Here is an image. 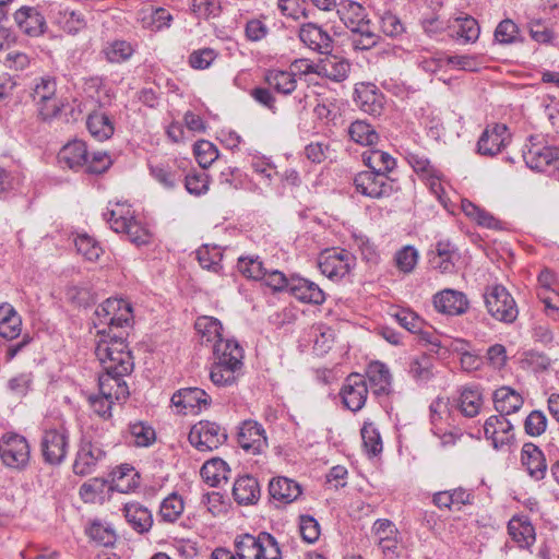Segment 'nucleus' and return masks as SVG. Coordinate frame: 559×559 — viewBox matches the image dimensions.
Returning <instances> with one entry per match:
<instances>
[{
	"mask_svg": "<svg viewBox=\"0 0 559 559\" xmlns=\"http://www.w3.org/2000/svg\"><path fill=\"white\" fill-rule=\"evenodd\" d=\"M185 509L183 500L177 493H171L165 498L159 507V518L167 523L176 522Z\"/></svg>",
	"mask_w": 559,
	"mask_h": 559,
	"instance_id": "49",
	"label": "nucleus"
},
{
	"mask_svg": "<svg viewBox=\"0 0 559 559\" xmlns=\"http://www.w3.org/2000/svg\"><path fill=\"white\" fill-rule=\"evenodd\" d=\"M343 404L352 412L360 411L367 401L368 385L364 376L352 373L346 379L340 392Z\"/></svg>",
	"mask_w": 559,
	"mask_h": 559,
	"instance_id": "18",
	"label": "nucleus"
},
{
	"mask_svg": "<svg viewBox=\"0 0 559 559\" xmlns=\"http://www.w3.org/2000/svg\"><path fill=\"white\" fill-rule=\"evenodd\" d=\"M322 70L326 78L335 82L344 81L350 70V64L348 61L344 59H337L333 57L332 59L326 60L323 64Z\"/></svg>",
	"mask_w": 559,
	"mask_h": 559,
	"instance_id": "55",
	"label": "nucleus"
},
{
	"mask_svg": "<svg viewBox=\"0 0 559 559\" xmlns=\"http://www.w3.org/2000/svg\"><path fill=\"white\" fill-rule=\"evenodd\" d=\"M22 331V320L12 305H0V336L7 340L16 338Z\"/></svg>",
	"mask_w": 559,
	"mask_h": 559,
	"instance_id": "36",
	"label": "nucleus"
},
{
	"mask_svg": "<svg viewBox=\"0 0 559 559\" xmlns=\"http://www.w3.org/2000/svg\"><path fill=\"white\" fill-rule=\"evenodd\" d=\"M354 102L364 112L371 116H379L383 109V95L376 85L359 83L355 87Z\"/></svg>",
	"mask_w": 559,
	"mask_h": 559,
	"instance_id": "25",
	"label": "nucleus"
},
{
	"mask_svg": "<svg viewBox=\"0 0 559 559\" xmlns=\"http://www.w3.org/2000/svg\"><path fill=\"white\" fill-rule=\"evenodd\" d=\"M31 96L36 106L37 114L43 120H50L60 112L62 103L57 97V82L55 78L45 75L35 79Z\"/></svg>",
	"mask_w": 559,
	"mask_h": 559,
	"instance_id": "9",
	"label": "nucleus"
},
{
	"mask_svg": "<svg viewBox=\"0 0 559 559\" xmlns=\"http://www.w3.org/2000/svg\"><path fill=\"white\" fill-rule=\"evenodd\" d=\"M188 438L195 449L207 452L222 445L227 440V435L216 423L202 420L191 428Z\"/></svg>",
	"mask_w": 559,
	"mask_h": 559,
	"instance_id": "16",
	"label": "nucleus"
},
{
	"mask_svg": "<svg viewBox=\"0 0 559 559\" xmlns=\"http://www.w3.org/2000/svg\"><path fill=\"white\" fill-rule=\"evenodd\" d=\"M129 431L138 447H148L155 440L154 429L142 421L130 424Z\"/></svg>",
	"mask_w": 559,
	"mask_h": 559,
	"instance_id": "57",
	"label": "nucleus"
},
{
	"mask_svg": "<svg viewBox=\"0 0 559 559\" xmlns=\"http://www.w3.org/2000/svg\"><path fill=\"white\" fill-rule=\"evenodd\" d=\"M522 395L510 386H501L493 392V404L500 415L516 413L523 406Z\"/></svg>",
	"mask_w": 559,
	"mask_h": 559,
	"instance_id": "34",
	"label": "nucleus"
},
{
	"mask_svg": "<svg viewBox=\"0 0 559 559\" xmlns=\"http://www.w3.org/2000/svg\"><path fill=\"white\" fill-rule=\"evenodd\" d=\"M484 432L485 437L491 440L495 449H501L514 439L513 425L502 415H493L487 418Z\"/></svg>",
	"mask_w": 559,
	"mask_h": 559,
	"instance_id": "24",
	"label": "nucleus"
},
{
	"mask_svg": "<svg viewBox=\"0 0 559 559\" xmlns=\"http://www.w3.org/2000/svg\"><path fill=\"white\" fill-rule=\"evenodd\" d=\"M19 29L31 37H38L47 29L45 16L35 7L24 5L14 13Z\"/></svg>",
	"mask_w": 559,
	"mask_h": 559,
	"instance_id": "23",
	"label": "nucleus"
},
{
	"mask_svg": "<svg viewBox=\"0 0 559 559\" xmlns=\"http://www.w3.org/2000/svg\"><path fill=\"white\" fill-rule=\"evenodd\" d=\"M190 11L198 19H214L221 14L219 0H190Z\"/></svg>",
	"mask_w": 559,
	"mask_h": 559,
	"instance_id": "51",
	"label": "nucleus"
},
{
	"mask_svg": "<svg viewBox=\"0 0 559 559\" xmlns=\"http://www.w3.org/2000/svg\"><path fill=\"white\" fill-rule=\"evenodd\" d=\"M230 475V468L227 463L219 457L206 461L201 468V476L211 487H219L222 483H227Z\"/></svg>",
	"mask_w": 559,
	"mask_h": 559,
	"instance_id": "39",
	"label": "nucleus"
},
{
	"mask_svg": "<svg viewBox=\"0 0 559 559\" xmlns=\"http://www.w3.org/2000/svg\"><path fill=\"white\" fill-rule=\"evenodd\" d=\"M382 32L390 37H399L405 32V26L401 19L391 11H385L380 17Z\"/></svg>",
	"mask_w": 559,
	"mask_h": 559,
	"instance_id": "60",
	"label": "nucleus"
},
{
	"mask_svg": "<svg viewBox=\"0 0 559 559\" xmlns=\"http://www.w3.org/2000/svg\"><path fill=\"white\" fill-rule=\"evenodd\" d=\"M429 418L431 424V431L433 433H440L444 430V428L451 426V412L447 399L437 397L431 402L429 406Z\"/></svg>",
	"mask_w": 559,
	"mask_h": 559,
	"instance_id": "41",
	"label": "nucleus"
},
{
	"mask_svg": "<svg viewBox=\"0 0 559 559\" xmlns=\"http://www.w3.org/2000/svg\"><path fill=\"white\" fill-rule=\"evenodd\" d=\"M59 25L69 34H76L87 25L86 14L82 10L64 8L58 13Z\"/></svg>",
	"mask_w": 559,
	"mask_h": 559,
	"instance_id": "45",
	"label": "nucleus"
},
{
	"mask_svg": "<svg viewBox=\"0 0 559 559\" xmlns=\"http://www.w3.org/2000/svg\"><path fill=\"white\" fill-rule=\"evenodd\" d=\"M124 516L128 523L138 532L146 533L153 525L151 511L138 502H130L124 506Z\"/></svg>",
	"mask_w": 559,
	"mask_h": 559,
	"instance_id": "38",
	"label": "nucleus"
},
{
	"mask_svg": "<svg viewBox=\"0 0 559 559\" xmlns=\"http://www.w3.org/2000/svg\"><path fill=\"white\" fill-rule=\"evenodd\" d=\"M86 127L91 135L97 141L108 140L114 134V123L103 111H94L88 115Z\"/></svg>",
	"mask_w": 559,
	"mask_h": 559,
	"instance_id": "42",
	"label": "nucleus"
},
{
	"mask_svg": "<svg viewBox=\"0 0 559 559\" xmlns=\"http://www.w3.org/2000/svg\"><path fill=\"white\" fill-rule=\"evenodd\" d=\"M337 14L345 26L353 33L352 44L355 49L368 50L378 44L379 36L371 27L365 8L352 0H342Z\"/></svg>",
	"mask_w": 559,
	"mask_h": 559,
	"instance_id": "2",
	"label": "nucleus"
},
{
	"mask_svg": "<svg viewBox=\"0 0 559 559\" xmlns=\"http://www.w3.org/2000/svg\"><path fill=\"white\" fill-rule=\"evenodd\" d=\"M98 395H91L88 403L93 412L103 419L111 417L115 402L126 401L129 396V388L126 382H117L109 377H98Z\"/></svg>",
	"mask_w": 559,
	"mask_h": 559,
	"instance_id": "7",
	"label": "nucleus"
},
{
	"mask_svg": "<svg viewBox=\"0 0 559 559\" xmlns=\"http://www.w3.org/2000/svg\"><path fill=\"white\" fill-rule=\"evenodd\" d=\"M349 136L356 143L371 146L379 140V135L373 127L366 121L357 120L349 126Z\"/></svg>",
	"mask_w": 559,
	"mask_h": 559,
	"instance_id": "48",
	"label": "nucleus"
},
{
	"mask_svg": "<svg viewBox=\"0 0 559 559\" xmlns=\"http://www.w3.org/2000/svg\"><path fill=\"white\" fill-rule=\"evenodd\" d=\"M195 330L201 334V343H213V347L221 341H225L222 336V323L212 317L198 318Z\"/></svg>",
	"mask_w": 559,
	"mask_h": 559,
	"instance_id": "44",
	"label": "nucleus"
},
{
	"mask_svg": "<svg viewBox=\"0 0 559 559\" xmlns=\"http://www.w3.org/2000/svg\"><path fill=\"white\" fill-rule=\"evenodd\" d=\"M75 247L78 252L88 261H96L103 252L100 245L86 234L75 238Z\"/></svg>",
	"mask_w": 559,
	"mask_h": 559,
	"instance_id": "53",
	"label": "nucleus"
},
{
	"mask_svg": "<svg viewBox=\"0 0 559 559\" xmlns=\"http://www.w3.org/2000/svg\"><path fill=\"white\" fill-rule=\"evenodd\" d=\"M367 377L373 392L378 395L388 394L391 386V374L389 368L379 361L370 364Z\"/></svg>",
	"mask_w": 559,
	"mask_h": 559,
	"instance_id": "43",
	"label": "nucleus"
},
{
	"mask_svg": "<svg viewBox=\"0 0 559 559\" xmlns=\"http://www.w3.org/2000/svg\"><path fill=\"white\" fill-rule=\"evenodd\" d=\"M87 147L85 142L74 140L66 144L59 155V162L71 169L82 167L87 163Z\"/></svg>",
	"mask_w": 559,
	"mask_h": 559,
	"instance_id": "37",
	"label": "nucleus"
},
{
	"mask_svg": "<svg viewBox=\"0 0 559 559\" xmlns=\"http://www.w3.org/2000/svg\"><path fill=\"white\" fill-rule=\"evenodd\" d=\"M215 362L210 371L211 381L218 386L236 381V371L242 366L243 350L236 341H221L214 346Z\"/></svg>",
	"mask_w": 559,
	"mask_h": 559,
	"instance_id": "3",
	"label": "nucleus"
},
{
	"mask_svg": "<svg viewBox=\"0 0 559 559\" xmlns=\"http://www.w3.org/2000/svg\"><path fill=\"white\" fill-rule=\"evenodd\" d=\"M364 164L378 174L390 176L389 174L395 168V159L386 152L381 150H367L361 154Z\"/></svg>",
	"mask_w": 559,
	"mask_h": 559,
	"instance_id": "40",
	"label": "nucleus"
},
{
	"mask_svg": "<svg viewBox=\"0 0 559 559\" xmlns=\"http://www.w3.org/2000/svg\"><path fill=\"white\" fill-rule=\"evenodd\" d=\"M355 257L342 248L325 249L319 255L318 264L321 273L331 280L342 278L349 273L355 264Z\"/></svg>",
	"mask_w": 559,
	"mask_h": 559,
	"instance_id": "15",
	"label": "nucleus"
},
{
	"mask_svg": "<svg viewBox=\"0 0 559 559\" xmlns=\"http://www.w3.org/2000/svg\"><path fill=\"white\" fill-rule=\"evenodd\" d=\"M98 340L95 345V355L98 358L104 373L99 377H109L117 382H126L134 368V361L126 343V331L109 334L106 329L97 331Z\"/></svg>",
	"mask_w": 559,
	"mask_h": 559,
	"instance_id": "1",
	"label": "nucleus"
},
{
	"mask_svg": "<svg viewBox=\"0 0 559 559\" xmlns=\"http://www.w3.org/2000/svg\"><path fill=\"white\" fill-rule=\"evenodd\" d=\"M210 402L209 394L200 388H185L171 396V403L176 407L190 411L207 408Z\"/></svg>",
	"mask_w": 559,
	"mask_h": 559,
	"instance_id": "29",
	"label": "nucleus"
},
{
	"mask_svg": "<svg viewBox=\"0 0 559 559\" xmlns=\"http://www.w3.org/2000/svg\"><path fill=\"white\" fill-rule=\"evenodd\" d=\"M209 176L205 173H189L185 178L187 191L194 195H201L209 190Z\"/></svg>",
	"mask_w": 559,
	"mask_h": 559,
	"instance_id": "63",
	"label": "nucleus"
},
{
	"mask_svg": "<svg viewBox=\"0 0 559 559\" xmlns=\"http://www.w3.org/2000/svg\"><path fill=\"white\" fill-rule=\"evenodd\" d=\"M269 492L274 500L288 504L301 495V487L290 478L276 477L270 481Z\"/></svg>",
	"mask_w": 559,
	"mask_h": 559,
	"instance_id": "33",
	"label": "nucleus"
},
{
	"mask_svg": "<svg viewBox=\"0 0 559 559\" xmlns=\"http://www.w3.org/2000/svg\"><path fill=\"white\" fill-rule=\"evenodd\" d=\"M437 311L448 316H461L468 309V299L465 294L454 289H444L433 297Z\"/></svg>",
	"mask_w": 559,
	"mask_h": 559,
	"instance_id": "27",
	"label": "nucleus"
},
{
	"mask_svg": "<svg viewBox=\"0 0 559 559\" xmlns=\"http://www.w3.org/2000/svg\"><path fill=\"white\" fill-rule=\"evenodd\" d=\"M92 539L102 546L109 547L116 543V534L112 528L100 523H93L88 530Z\"/></svg>",
	"mask_w": 559,
	"mask_h": 559,
	"instance_id": "64",
	"label": "nucleus"
},
{
	"mask_svg": "<svg viewBox=\"0 0 559 559\" xmlns=\"http://www.w3.org/2000/svg\"><path fill=\"white\" fill-rule=\"evenodd\" d=\"M193 152L199 165L205 169L218 157V150L216 146L206 141L200 140L194 144Z\"/></svg>",
	"mask_w": 559,
	"mask_h": 559,
	"instance_id": "54",
	"label": "nucleus"
},
{
	"mask_svg": "<svg viewBox=\"0 0 559 559\" xmlns=\"http://www.w3.org/2000/svg\"><path fill=\"white\" fill-rule=\"evenodd\" d=\"M407 162L413 170L423 180L432 174H435L438 169L430 163V160L423 154L418 153H408Z\"/></svg>",
	"mask_w": 559,
	"mask_h": 559,
	"instance_id": "59",
	"label": "nucleus"
},
{
	"mask_svg": "<svg viewBox=\"0 0 559 559\" xmlns=\"http://www.w3.org/2000/svg\"><path fill=\"white\" fill-rule=\"evenodd\" d=\"M547 428V417L542 411H533L524 421V430L531 437H538Z\"/></svg>",
	"mask_w": 559,
	"mask_h": 559,
	"instance_id": "61",
	"label": "nucleus"
},
{
	"mask_svg": "<svg viewBox=\"0 0 559 559\" xmlns=\"http://www.w3.org/2000/svg\"><path fill=\"white\" fill-rule=\"evenodd\" d=\"M521 465L535 481L546 477L548 464L544 452L534 443L526 442L521 449Z\"/></svg>",
	"mask_w": 559,
	"mask_h": 559,
	"instance_id": "21",
	"label": "nucleus"
},
{
	"mask_svg": "<svg viewBox=\"0 0 559 559\" xmlns=\"http://www.w3.org/2000/svg\"><path fill=\"white\" fill-rule=\"evenodd\" d=\"M104 215L110 228L115 233L126 234L131 242L140 246L150 241L151 236L148 230L134 218L129 205L116 203L115 206Z\"/></svg>",
	"mask_w": 559,
	"mask_h": 559,
	"instance_id": "6",
	"label": "nucleus"
},
{
	"mask_svg": "<svg viewBox=\"0 0 559 559\" xmlns=\"http://www.w3.org/2000/svg\"><path fill=\"white\" fill-rule=\"evenodd\" d=\"M233 495L239 504H253L260 498V486L258 480L250 475H243L235 480Z\"/></svg>",
	"mask_w": 559,
	"mask_h": 559,
	"instance_id": "35",
	"label": "nucleus"
},
{
	"mask_svg": "<svg viewBox=\"0 0 559 559\" xmlns=\"http://www.w3.org/2000/svg\"><path fill=\"white\" fill-rule=\"evenodd\" d=\"M353 182L358 193L371 199L389 198L400 190L395 179L369 170L358 173Z\"/></svg>",
	"mask_w": 559,
	"mask_h": 559,
	"instance_id": "10",
	"label": "nucleus"
},
{
	"mask_svg": "<svg viewBox=\"0 0 559 559\" xmlns=\"http://www.w3.org/2000/svg\"><path fill=\"white\" fill-rule=\"evenodd\" d=\"M378 547L390 559L400 557V532L396 525L388 519H378L372 526Z\"/></svg>",
	"mask_w": 559,
	"mask_h": 559,
	"instance_id": "17",
	"label": "nucleus"
},
{
	"mask_svg": "<svg viewBox=\"0 0 559 559\" xmlns=\"http://www.w3.org/2000/svg\"><path fill=\"white\" fill-rule=\"evenodd\" d=\"M525 164L533 170L548 174L559 173V148L535 143L531 138L530 145L523 152Z\"/></svg>",
	"mask_w": 559,
	"mask_h": 559,
	"instance_id": "12",
	"label": "nucleus"
},
{
	"mask_svg": "<svg viewBox=\"0 0 559 559\" xmlns=\"http://www.w3.org/2000/svg\"><path fill=\"white\" fill-rule=\"evenodd\" d=\"M102 52L108 62L121 63L132 57L134 48L130 43L126 40H114L107 43L104 46Z\"/></svg>",
	"mask_w": 559,
	"mask_h": 559,
	"instance_id": "47",
	"label": "nucleus"
},
{
	"mask_svg": "<svg viewBox=\"0 0 559 559\" xmlns=\"http://www.w3.org/2000/svg\"><path fill=\"white\" fill-rule=\"evenodd\" d=\"M238 444L252 454L261 453L267 447L265 430L254 420H245L237 435Z\"/></svg>",
	"mask_w": 559,
	"mask_h": 559,
	"instance_id": "20",
	"label": "nucleus"
},
{
	"mask_svg": "<svg viewBox=\"0 0 559 559\" xmlns=\"http://www.w3.org/2000/svg\"><path fill=\"white\" fill-rule=\"evenodd\" d=\"M270 87L282 94H290L296 88L295 74L288 71L271 70L265 75Z\"/></svg>",
	"mask_w": 559,
	"mask_h": 559,
	"instance_id": "46",
	"label": "nucleus"
},
{
	"mask_svg": "<svg viewBox=\"0 0 559 559\" xmlns=\"http://www.w3.org/2000/svg\"><path fill=\"white\" fill-rule=\"evenodd\" d=\"M457 392L455 402L460 413L467 418L477 416L484 404L481 389L478 385H464Z\"/></svg>",
	"mask_w": 559,
	"mask_h": 559,
	"instance_id": "28",
	"label": "nucleus"
},
{
	"mask_svg": "<svg viewBox=\"0 0 559 559\" xmlns=\"http://www.w3.org/2000/svg\"><path fill=\"white\" fill-rule=\"evenodd\" d=\"M0 448V457L7 467L21 469L28 464L31 449L23 436L13 432L3 435Z\"/></svg>",
	"mask_w": 559,
	"mask_h": 559,
	"instance_id": "13",
	"label": "nucleus"
},
{
	"mask_svg": "<svg viewBox=\"0 0 559 559\" xmlns=\"http://www.w3.org/2000/svg\"><path fill=\"white\" fill-rule=\"evenodd\" d=\"M237 267L242 275L254 281H261L267 270L259 257H240Z\"/></svg>",
	"mask_w": 559,
	"mask_h": 559,
	"instance_id": "50",
	"label": "nucleus"
},
{
	"mask_svg": "<svg viewBox=\"0 0 559 559\" xmlns=\"http://www.w3.org/2000/svg\"><path fill=\"white\" fill-rule=\"evenodd\" d=\"M106 456V451L100 442L83 435L73 463L74 474L85 476L94 473L105 462Z\"/></svg>",
	"mask_w": 559,
	"mask_h": 559,
	"instance_id": "11",
	"label": "nucleus"
},
{
	"mask_svg": "<svg viewBox=\"0 0 559 559\" xmlns=\"http://www.w3.org/2000/svg\"><path fill=\"white\" fill-rule=\"evenodd\" d=\"M360 433L364 448L369 454L377 455L382 451L381 436L372 423L366 421Z\"/></svg>",
	"mask_w": 559,
	"mask_h": 559,
	"instance_id": "52",
	"label": "nucleus"
},
{
	"mask_svg": "<svg viewBox=\"0 0 559 559\" xmlns=\"http://www.w3.org/2000/svg\"><path fill=\"white\" fill-rule=\"evenodd\" d=\"M391 316L401 326L413 334L425 325L423 319L409 309H397L395 312L391 313Z\"/></svg>",
	"mask_w": 559,
	"mask_h": 559,
	"instance_id": "58",
	"label": "nucleus"
},
{
	"mask_svg": "<svg viewBox=\"0 0 559 559\" xmlns=\"http://www.w3.org/2000/svg\"><path fill=\"white\" fill-rule=\"evenodd\" d=\"M69 448V431L64 426L46 429L40 440L43 459L50 465L62 463Z\"/></svg>",
	"mask_w": 559,
	"mask_h": 559,
	"instance_id": "14",
	"label": "nucleus"
},
{
	"mask_svg": "<svg viewBox=\"0 0 559 559\" xmlns=\"http://www.w3.org/2000/svg\"><path fill=\"white\" fill-rule=\"evenodd\" d=\"M131 305L121 298H108L95 310L94 325L98 330L106 329L107 333L114 330L124 331L132 322Z\"/></svg>",
	"mask_w": 559,
	"mask_h": 559,
	"instance_id": "5",
	"label": "nucleus"
},
{
	"mask_svg": "<svg viewBox=\"0 0 559 559\" xmlns=\"http://www.w3.org/2000/svg\"><path fill=\"white\" fill-rule=\"evenodd\" d=\"M289 293L304 302L321 305L325 300L323 290L316 283L301 277L290 278Z\"/></svg>",
	"mask_w": 559,
	"mask_h": 559,
	"instance_id": "31",
	"label": "nucleus"
},
{
	"mask_svg": "<svg viewBox=\"0 0 559 559\" xmlns=\"http://www.w3.org/2000/svg\"><path fill=\"white\" fill-rule=\"evenodd\" d=\"M484 301L487 312L499 322L510 324L513 323L519 316V309L514 298L502 285L496 284L486 287Z\"/></svg>",
	"mask_w": 559,
	"mask_h": 559,
	"instance_id": "8",
	"label": "nucleus"
},
{
	"mask_svg": "<svg viewBox=\"0 0 559 559\" xmlns=\"http://www.w3.org/2000/svg\"><path fill=\"white\" fill-rule=\"evenodd\" d=\"M508 532L521 548H528L535 543V530L526 515L513 516L508 523Z\"/></svg>",
	"mask_w": 559,
	"mask_h": 559,
	"instance_id": "32",
	"label": "nucleus"
},
{
	"mask_svg": "<svg viewBox=\"0 0 559 559\" xmlns=\"http://www.w3.org/2000/svg\"><path fill=\"white\" fill-rule=\"evenodd\" d=\"M298 37L306 47L316 52L329 53L332 50L331 36L318 24H302L299 28Z\"/></svg>",
	"mask_w": 559,
	"mask_h": 559,
	"instance_id": "26",
	"label": "nucleus"
},
{
	"mask_svg": "<svg viewBox=\"0 0 559 559\" xmlns=\"http://www.w3.org/2000/svg\"><path fill=\"white\" fill-rule=\"evenodd\" d=\"M299 532L306 543L313 544L320 537V525L311 515L299 516Z\"/></svg>",
	"mask_w": 559,
	"mask_h": 559,
	"instance_id": "62",
	"label": "nucleus"
},
{
	"mask_svg": "<svg viewBox=\"0 0 559 559\" xmlns=\"http://www.w3.org/2000/svg\"><path fill=\"white\" fill-rule=\"evenodd\" d=\"M428 255L431 267L441 273H453L460 259L457 248L449 240H439Z\"/></svg>",
	"mask_w": 559,
	"mask_h": 559,
	"instance_id": "22",
	"label": "nucleus"
},
{
	"mask_svg": "<svg viewBox=\"0 0 559 559\" xmlns=\"http://www.w3.org/2000/svg\"><path fill=\"white\" fill-rule=\"evenodd\" d=\"M234 548L239 559H282L277 540L266 532L237 535Z\"/></svg>",
	"mask_w": 559,
	"mask_h": 559,
	"instance_id": "4",
	"label": "nucleus"
},
{
	"mask_svg": "<svg viewBox=\"0 0 559 559\" xmlns=\"http://www.w3.org/2000/svg\"><path fill=\"white\" fill-rule=\"evenodd\" d=\"M510 134L503 123L488 126L477 142V151L485 156H495L509 143Z\"/></svg>",
	"mask_w": 559,
	"mask_h": 559,
	"instance_id": "19",
	"label": "nucleus"
},
{
	"mask_svg": "<svg viewBox=\"0 0 559 559\" xmlns=\"http://www.w3.org/2000/svg\"><path fill=\"white\" fill-rule=\"evenodd\" d=\"M433 364L428 356H420L409 365V374L417 381L426 382L433 377Z\"/></svg>",
	"mask_w": 559,
	"mask_h": 559,
	"instance_id": "56",
	"label": "nucleus"
},
{
	"mask_svg": "<svg viewBox=\"0 0 559 559\" xmlns=\"http://www.w3.org/2000/svg\"><path fill=\"white\" fill-rule=\"evenodd\" d=\"M448 28L450 36L463 44L475 43L480 34L478 22L468 15L453 19Z\"/></svg>",
	"mask_w": 559,
	"mask_h": 559,
	"instance_id": "30",
	"label": "nucleus"
}]
</instances>
